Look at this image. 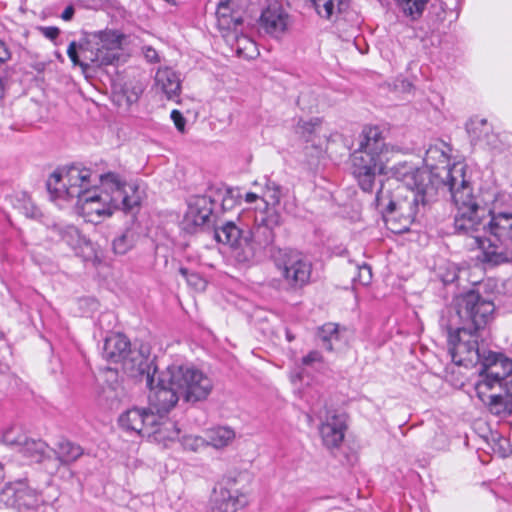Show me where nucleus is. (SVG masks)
<instances>
[{"mask_svg":"<svg viewBox=\"0 0 512 512\" xmlns=\"http://www.w3.org/2000/svg\"><path fill=\"white\" fill-rule=\"evenodd\" d=\"M490 220L485 224L489 233L494 236L499 242L510 241L512 236V213L508 212H493L488 211Z\"/></svg>","mask_w":512,"mask_h":512,"instance_id":"obj_28","label":"nucleus"},{"mask_svg":"<svg viewBox=\"0 0 512 512\" xmlns=\"http://www.w3.org/2000/svg\"><path fill=\"white\" fill-rule=\"evenodd\" d=\"M495 305L478 291L469 290L456 296L453 305L442 311L441 329L483 330L492 320Z\"/></svg>","mask_w":512,"mask_h":512,"instance_id":"obj_5","label":"nucleus"},{"mask_svg":"<svg viewBox=\"0 0 512 512\" xmlns=\"http://www.w3.org/2000/svg\"><path fill=\"white\" fill-rule=\"evenodd\" d=\"M17 430L10 428L3 433V441L8 445L18 446L19 452L23 457L31 462L39 463L46 455L48 446L42 440L29 439L23 434L15 436Z\"/></svg>","mask_w":512,"mask_h":512,"instance_id":"obj_21","label":"nucleus"},{"mask_svg":"<svg viewBox=\"0 0 512 512\" xmlns=\"http://www.w3.org/2000/svg\"><path fill=\"white\" fill-rule=\"evenodd\" d=\"M91 176L89 169L76 165L58 169L48 178L47 190L55 198L79 199L92 185Z\"/></svg>","mask_w":512,"mask_h":512,"instance_id":"obj_10","label":"nucleus"},{"mask_svg":"<svg viewBox=\"0 0 512 512\" xmlns=\"http://www.w3.org/2000/svg\"><path fill=\"white\" fill-rule=\"evenodd\" d=\"M466 131L472 144L490 150L498 149V137L492 132L486 119L471 118L466 123Z\"/></svg>","mask_w":512,"mask_h":512,"instance_id":"obj_22","label":"nucleus"},{"mask_svg":"<svg viewBox=\"0 0 512 512\" xmlns=\"http://www.w3.org/2000/svg\"><path fill=\"white\" fill-rule=\"evenodd\" d=\"M436 194L423 193L419 190H406L397 186L394 193L381 183L376 193L377 208L384 212V218L389 230L395 234H402L410 230V226L423 213L427 203Z\"/></svg>","mask_w":512,"mask_h":512,"instance_id":"obj_2","label":"nucleus"},{"mask_svg":"<svg viewBox=\"0 0 512 512\" xmlns=\"http://www.w3.org/2000/svg\"><path fill=\"white\" fill-rule=\"evenodd\" d=\"M227 41H235L236 50L239 54L243 53V50L248 49V46L253 47L254 43L245 35L238 34V30L226 37Z\"/></svg>","mask_w":512,"mask_h":512,"instance_id":"obj_45","label":"nucleus"},{"mask_svg":"<svg viewBox=\"0 0 512 512\" xmlns=\"http://www.w3.org/2000/svg\"><path fill=\"white\" fill-rule=\"evenodd\" d=\"M145 57L150 61V62H157L158 61V54H157V51L151 47L147 48L146 49V52H145Z\"/></svg>","mask_w":512,"mask_h":512,"instance_id":"obj_54","label":"nucleus"},{"mask_svg":"<svg viewBox=\"0 0 512 512\" xmlns=\"http://www.w3.org/2000/svg\"><path fill=\"white\" fill-rule=\"evenodd\" d=\"M22 210L24 215L29 218L36 219L41 216V211L30 200L24 202Z\"/></svg>","mask_w":512,"mask_h":512,"instance_id":"obj_47","label":"nucleus"},{"mask_svg":"<svg viewBox=\"0 0 512 512\" xmlns=\"http://www.w3.org/2000/svg\"><path fill=\"white\" fill-rule=\"evenodd\" d=\"M132 350L129 339L117 333L105 339L103 357L112 363H122Z\"/></svg>","mask_w":512,"mask_h":512,"instance_id":"obj_26","label":"nucleus"},{"mask_svg":"<svg viewBox=\"0 0 512 512\" xmlns=\"http://www.w3.org/2000/svg\"><path fill=\"white\" fill-rule=\"evenodd\" d=\"M247 504V498L238 490L220 489L212 499L211 512H237Z\"/></svg>","mask_w":512,"mask_h":512,"instance_id":"obj_24","label":"nucleus"},{"mask_svg":"<svg viewBox=\"0 0 512 512\" xmlns=\"http://www.w3.org/2000/svg\"><path fill=\"white\" fill-rule=\"evenodd\" d=\"M217 26L219 30L225 32L223 37H229L230 34L242 26L243 18L239 11H234L230 7L229 1H220L216 10Z\"/></svg>","mask_w":512,"mask_h":512,"instance_id":"obj_27","label":"nucleus"},{"mask_svg":"<svg viewBox=\"0 0 512 512\" xmlns=\"http://www.w3.org/2000/svg\"><path fill=\"white\" fill-rule=\"evenodd\" d=\"M274 263L289 289L298 290L310 282L312 264L302 254L279 250Z\"/></svg>","mask_w":512,"mask_h":512,"instance_id":"obj_12","label":"nucleus"},{"mask_svg":"<svg viewBox=\"0 0 512 512\" xmlns=\"http://www.w3.org/2000/svg\"><path fill=\"white\" fill-rule=\"evenodd\" d=\"M449 151L450 148L445 143L430 146L426 150L424 161L432 171V179L435 181V187L439 183L438 178L446 177V171L451 167L449 166Z\"/></svg>","mask_w":512,"mask_h":512,"instance_id":"obj_23","label":"nucleus"},{"mask_svg":"<svg viewBox=\"0 0 512 512\" xmlns=\"http://www.w3.org/2000/svg\"><path fill=\"white\" fill-rule=\"evenodd\" d=\"M245 236V232L238 228L233 222L228 221L221 227L215 229V238L218 242L227 244L234 248Z\"/></svg>","mask_w":512,"mask_h":512,"instance_id":"obj_33","label":"nucleus"},{"mask_svg":"<svg viewBox=\"0 0 512 512\" xmlns=\"http://www.w3.org/2000/svg\"><path fill=\"white\" fill-rule=\"evenodd\" d=\"M235 437L234 431L225 426L211 429L207 433V444L215 448L227 446Z\"/></svg>","mask_w":512,"mask_h":512,"instance_id":"obj_38","label":"nucleus"},{"mask_svg":"<svg viewBox=\"0 0 512 512\" xmlns=\"http://www.w3.org/2000/svg\"><path fill=\"white\" fill-rule=\"evenodd\" d=\"M48 231L52 240L63 241L74 250L89 244V241L74 225L56 223L49 226Z\"/></svg>","mask_w":512,"mask_h":512,"instance_id":"obj_25","label":"nucleus"},{"mask_svg":"<svg viewBox=\"0 0 512 512\" xmlns=\"http://www.w3.org/2000/svg\"><path fill=\"white\" fill-rule=\"evenodd\" d=\"M156 85L161 88L169 100L179 96L181 81L179 75L169 67L158 69L155 76Z\"/></svg>","mask_w":512,"mask_h":512,"instance_id":"obj_31","label":"nucleus"},{"mask_svg":"<svg viewBox=\"0 0 512 512\" xmlns=\"http://www.w3.org/2000/svg\"><path fill=\"white\" fill-rule=\"evenodd\" d=\"M102 186V201L108 203L112 213L122 210L125 213H134L141 203L138 187L128 184L121 176L114 172H108L99 176Z\"/></svg>","mask_w":512,"mask_h":512,"instance_id":"obj_9","label":"nucleus"},{"mask_svg":"<svg viewBox=\"0 0 512 512\" xmlns=\"http://www.w3.org/2000/svg\"><path fill=\"white\" fill-rule=\"evenodd\" d=\"M54 453L60 465H69L83 455V449L81 446L64 439L56 444Z\"/></svg>","mask_w":512,"mask_h":512,"instance_id":"obj_32","label":"nucleus"},{"mask_svg":"<svg viewBox=\"0 0 512 512\" xmlns=\"http://www.w3.org/2000/svg\"><path fill=\"white\" fill-rule=\"evenodd\" d=\"M125 35L115 30L84 32L79 42L72 41L67 54L75 66L90 68L113 65L120 58Z\"/></svg>","mask_w":512,"mask_h":512,"instance_id":"obj_4","label":"nucleus"},{"mask_svg":"<svg viewBox=\"0 0 512 512\" xmlns=\"http://www.w3.org/2000/svg\"><path fill=\"white\" fill-rule=\"evenodd\" d=\"M317 14L327 20L341 13L346 8V0H311Z\"/></svg>","mask_w":512,"mask_h":512,"instance_id":"obj_36","label":"nucleus"},{"mask_svg":"<svg viewBox=\"0 0 512 512\" xmlns=\"http://www.w3.org/2000/svg\"><path fill=\"white\" fill-rule=\"evenodd\" d=\"M287 339H288V341L291 342L294 339V337L288 333L287 334Z\"/></svg>","mask_w":512,"mask_h":512,"instance_id":"obj_59","label":"nucleus"},{"mask_svg":"<svg viewBox=\"0 0 512 512\" xmlns=\"http://www.w3.org/2000/svg\"><path fill=\"white\" fill-rule=\"evenodd\" d=\"M213 195L216 197V204L221 202L223 211L233 208L236 204V199L231 189H213Z\"/></svg>","mask_w":512,"mask_h":512,"instance_id":"obj_43","label":"nucleus"},{"mask_svg":"<svg viewBox=\"0 0 512 512\" xmlns=\"http://www.w3.org/2000/svg\"><path fill=\"white\" fill-rule=\"evenodd\" d=\"M257 198H258V195L255 193H252V192L247 193L245 196V200L248 203L254 202Z\"/></svg>","mask_w":512,"mask_h":512,"instance_id":"obj_56","label":"nucleus"},{"mask_svg":"<svg viewBox=\"0 0 512 512\" xmlns=\"http://www.w3.org/2000/svg\"><path fill=\"white\" fill-rule=\"evenodd\" d=\"M281 224L282 217L274 210L256 214L253 229L246 231L239 244L233 248L235 259L240 263L261 260L267 250L272 251L275 239L274 230Z\"/></svg>","mask_w":512,"mask_h":512,"instance_id":"obj_6","label":"nucleus"},{"mask_svg":"<svg viewBox=\"0 0 512 512\" xmlns=\"http://www.w3.org/2000/svg\"><path fill=\"white\" fill-rule=\"evenodd\" d=\"M3 96H4V89L2 86V80L0 79V100L3 98Z\"/></svg>","mask_w":512,"mask_h":512,"instance_id":"obj_58","label":"nucleus"},{"mask_svg":"<svg viewBox=\"0 0 512 512\" xmlns=\"http://www.w3.org/2000/svg\"><path fill=\"white\" fill-rule=\"evenodd\" d=\"M153 408L149 409L143 408V433L141 435H148L161 432V428L159 420L163 413H157V411H153Z\"/></svg>","mask_w":512,"mask_h":512,"instance_id":"obj_40","label":"nucleus"},{"mask_svg":"<svg viewBox=\"0 0 512 512\" xmlns=\"http://www.w3.org/2000/svg\"><path fill=\"white\" fill-rule=\"evenodd\" d=\"M288 190L275 181L267 178L265 179V186L263 191V201L266 204V208L263 212L267 210H274L279 215L280 213L275 209V206L280 203L281 198L286 194Z\"/></svg>","mask_w":512,"mask_h":512,"instance_id":"obj_34","label":"nucleus"},{"mask_svg":"<svg viewBox=\"0 0 512 512\" xmlns=\"http://www.w3.org/2000/svg\"><path fill=\"white\" fill-rule=\"evenodd\" d=\"M137 240V232L128 228L112 241V250L117 255H125L135 246Z\"/></svg>","mask_w":512,"mask_h":512,"instance_id":"obj_37","label":"nucleus"},{"mask_svg":"<svg viewBox=\"0 0 512 512\" xmlns=\"http://www.w3.org/2000/svg\"><path fill=\"white\" fill-rule=\"evenodd\" d=\"M207 444V439L198 436H189L184 439V446L192 451H197Z\"/></svg>","mask_w":512,"mask_h":512,"instance_id":"obj_46","label":"nucleus"},{"mask_svg":"<svg viewBox=\"0 0 512 512\" xmlns=\"http://www.w3.org/2000/svg\"><path fill=\"white\" fill-rule=\"evenodd\" d=\"M169 383L180 391L184 402L195 405L206 401L213 391V380L202 370L188 365L168 367Z\"/></svg>","mask_w":512,"mask_h":512,"instance_id":"obj_7","label":"nucleus"},{"mask_svg":"<svg viewBox=\"0 0 512 512\" xmlns=\"http://www.w3.org/2000/svg\"><path fill=\"white\" fill-rule=\"evenodd\" d=\"M179 273L186 279L187 283L196 290H204L206 281L196 272L190 271L186 267H180Z\"/></svg>","mask_w":512,"mask_h":512,"instance_id":"obj_44","label":"nucleus"},{"mask_svg":"<svg viewBox=\"0 0 512 512\" xmlns=\"http://www.w3.org/2000/svg\"><path fill=\"white\" fill-rule=\"evenodd\" d=\"M0 499L7 506L23 512L36 510L43 503L41 495L23 480L6 484Z\"/></svg>","mask_w":512,"mask_h":512,"instance_id":"obj_15","label":"nucleus"},{"mask_svg":"<svg viewBox=\"0 0 512 512\" xmlns=\"http://www.w3.org/2000/svg\"><path fill=\"white\" fill-rule=\"evenodd\" d=\"M150 390L148 399L149 405L157 413H168L178 403L179 399L182 398L178 388L169 383V373L165 378H160L157 385L153 384L148 387Z\"/></svg>","mask_w":512,"mask_h":512,"instance_id":"obj_19","label":"nucleus"},{"mask_svg":"<svg viewBox=\"0 0 512 512\" xmlns=\"http://www.w3.org/2000/svg\"><path fill=\"white\" fill-rule=\"evenodd\" d=\"M405 15L418 19L428 3V0H396Z\"/></svg>","mask_w":512,"mask_h":512,"instance_id":"obj_41","label":"nucleus"},{"mask_svg":"<svg viewBox=\"0 0 512 512\" xmlns=\"http://www.w3.org/2000/svg\"><path fill=\"white\" fill-rule=\"evenodd\" d=\"M503 394H490L488 399L482 402L489 411L501 418L512 416V378L505 382Z\"/></svg>","mask_w":512,"mask_h":512,"instance_id":"obj_29","label":"nucleus"},{"mask_svg":"<svg viewBox=\"0 0 512 512\" xmlns=\"http://www.w3.org/2000/svg\"><path fill=\"white\" fill-rule=\"evenodd\" d=\"M143 408H132L122 413L119 417V425L126 431L143 433Z\"/></svg>","mask_w":512,"mask_h":512,"instance_id":"obj_35","label":"nucleus"},{"mask_svg":"<svg viewBox=\"0 0 512 512\" xmlns=\"http://www.w3.org/2000/svg\"><path fill=\"white\" fill-rule=\"evenodd\" d=\"M391 176L398 182L400 187L406 190H419L423 193L436 192L435 181L432 179V171L416 168L408 163H399L390 169Z\"/></svg>","mask_w":512,"mask_h":512,"instance_id":"obj_14","label":"nucleus"},{"mask_svg":"<svg viewBox=\"0 0 512 512\" xmlns=\"http://www.w3.org/2000/svg\"><path fill=\"white\" fill-rule=\"evenodd\" d=\"M319 434L323 445L329 449L339 447L344 440L346 421L345 415L335 410H326L320 414Z\"/></svg>","mask_w":512,"mask_h":512,"instance_id":"obj_17","label":"nucleus"},{"mask_svg":"<svg viewBox=\"0 0 512 512\" xmlns=\"http://www.w3.org/2000/svg\"><path fill=\"white\" fill-rule=\"evenodd\" d=\"M429 13L434 14L438 20L444 19L445 7L442 1H435L431 4Z\"/></svg>","mask_w":512,"mask_h":512,"instance_id":"obj_48","label":"nucleus"},{"mask_svg":"<svg viewBox=\"0 0 512 512\" xmlns=\"http://www.w3.org/2000/svg\"><path fill=\"white\" fill-rule=\"evenodd\" d=\"M75 10L73 6H67L61 14V18L64 21H70L74 16Z\"/></svg>","mask_w":512,"mask_h":512,"instance_id":"obj_53","label":"nucleus"},{"mask_svg":"<svg viewBox=\"0 0 512 512\" xmlns=\"http://www.w3.org/2000/svg\"><path fill=\"white\" fill-rule=\"evenodd\" d=\"M216 205L213 188H209L204 195H195L188 201V209L182 220L183 229L188 233H195L211 223V217Z\"/></svg>","mask_w":512,"mask_h":512,"instance_id":"obj_13","label":"nucleus"},{"mask_svg":"<svg viewBox=\"0 0 512 512\" xmlns=\"http://www.w3.org/2000/svg\"><path fill=\"white\" fill-rule=\"evenodd\" d=\"M103 190H88L82 197L78 199L82 210L87 215H97L98 217H109L113 213L108 203L102 201Z\"/></svg>","mask_w":512,"mask_h":512,"instance_id":"obj_30","label":"nucleus"},{"mask_svg":"<svg viewBox=\"0 0 512 512\" xmlns=\"http://www.w3.org/2000/svg\"><path fill=\"white\" fill-rule=\"evenodd\" d=\"M384 129L365 126L360 134L359 148L352 154V173L363 192L372 193L377 175L388 174L385 155L390 146Z\"/></svg>","mask_w":512,"mask_h":512,"instance_id":"obj_3","label":"nucleus"},{"mask_svg":"<svg viewBox=\"0 0 512 512\" xmlns=\"http://www.w3.org/2000/svg\"><path fill=\"white\" fill-rule=\"evenodd\" d=\"M317 337L327 351L333 350V341L339 340L338 325L328 323L318 329Z\"/></svg>","mask_w":512,"mask_h":512,"instance_id":"obj_39","label":"nucleus"},{"mask_svg":"<svg viewBox=\"0 0 512 512\" xmlns=\"http://www.w3.org/2000/svg\"><path fill=\"white\" fill-rule=\"evenodd\" d=\"M171 119L173 120L178 131L184 132L186 119L183 117L181 112H179L178 110H173L171 112Z\"/></svg>","mask_w":512,"mask_h":512,"instance_id":"obj_50","label":"nucleus"},{"mask_svg":"<svg viewBox=\"0 0 512 512\" xmlns=\"http://www.w3.org/2000/svg\"><path fill=\"white\" fill-rule=\"evenodd\" d=\"M11 58V52L8 45L0 40V64L7 62Z\"/></svg>","mask_w":512,"mask_h":512,"instance_id":"obj_52","label":"nucleus"},{"mask_svg":"<svg viewBox=\"0 0 512 512\" xmlns=\"http://www.w3.org/2000/svg\"><path fill=\"white\" fill-rule=\"evenodd\" d=\"M321 121L319 118H313L309 121H300L297 125V133L300 134L307 142L311 141V136L317 132Z\"/></svg>","mask_w":512,"mask_h":512,"instance_id":"obj_42","label":"nucleus"},{"mask_svg":"<svg viewBox=\"0 0 512 512\" xmlns=\"http://www.w3.org/2000/svg\"><path fill=\"white\" fill-rule=\"evenodd\" d=\"M466 235L472 237L475 246L482 251L481 261L484 265L496 267L512 262V251L504 245L505 242H499L497 239L492 241L481 237L479 233Z\"/></svg>","mask_w":512,"mask_h":512,"instance_id":"obj_18","label":"nucleus"},{"mask_svg":"<svg viewBox=\"0 0 512 512\" xmlns=\"http://www.w3.org/2000/svg\"><path fill=\"white\" fill-rule=\"evenodd\" d=\"M481 369L479 379L475 383L477 397L484 402L489 398L487 392L495 386L505 388V382L512 378V360L501 353L486 350L479 361Z\"/></svg>","mask_w":512,"mask_h":512,"instance_id":"obj_8","label":"nucleus"},{"mask_svg":"<svg viewBox=\"0 0 512 512\" xmlns=\"http://www.w3.org/2000/svg\"><path fill=\"white\" fill-rule=\"evenodd\" d=\"M124 372L139 381H145L147 387L154 383L157 367L150 358L149 350L144 346L133 349L122 362Z\"/></svg>","mask_w":512,"mask_h":512,"instance_id":"obj_16","label":"nucleus"},{"mask_svg":"<svg viewBox=\"0 0 512 512\" xmlns=\"http://www.w3.org/2000/svg\"><path fill=\"white\" fill-rule=\"evenodd\" d=\"M323 357L319 351H311L306 356L302 358V364L309 366L316 362H322Z\"/></svg>","mask_w":512,"mask_h":512,"instance_id":"obj_49","label":"nucleus"},{"mask_svg":"<svg viewBox=\"0 0 512 512\" xmlns=\"http://www.w3.org/2000/svg\"><path fill=\"white\" fill-rule=\"evenodd\" d=\"M360 270H361V272H363V271L367 272V274H368V281H369L370 278H371V268L369 266L365 265V266L361 267Z\"/></svg>","mask_w":512,"mask_h":512,"instance_id":"obj_57","label":"nucleus"},{"mask_svg":"<svg viewBox=\"0 0 512 512\" xmlns=\"http://www.w3.org/2000/svg\"><path fill=\"white\" fill-rule=\"evenodd\" d=\"M442 183L447 186L457 212L454 217V232L456 234H475L484 230L486 209L474 195L470 182L465 178V167L453 164L446 171Z\"/></svg>","mask_w":512,"mask_h":512,"instance_id":"obj_1","label":"nucleus"},{"mask_svg":"<svg viewBox=\"0 0 512 512\" xmlns=\"http://www.w3.org/2000/svg\"><path fill=\"white\" fill-rule=\"evenodd\" d=\"M457 278H458V276L456 274L446 275L442 278V281L444 282V284H449V283H453Z\"/></svg>","mask_w":512,"mask_h":512,"instance_id":"obj_55","label":"nucleus"},{"mask_svg":"<svg viewBox=\"0 0 512 512\" xmlns=\"http://www.w3.org/2000/svg\"><path fill=\"white\" fill-rule=\"evenodd\" d=\"M442 330L447 334L448 350L455 364L469 366L479 363L486 350L479 345L477 331Z\"/></svg>","mask_w":512,"mask_h":512,"instance_id":"obj_11","label":"nucleus"},{"mask_svg":"<svg viewBox=\"0 0 512 512\" xmlns=\"http://www.w3.org/2000/svg\"><path fill=\"white\" fill-rule=\"evenodd\" d=\"M258 25L266 34L280 38L288 29L289 14L279 3H272L262 11Z\"/></svg>","mask_w":512,"mask_h":512,"instance_id":"obj_20","label":"nucleus"},{"mask_svg":"<svg viewBox=\"0 0 512 512\" xmlns=\"http://www.w3.org/2000/svg\"><path fill=\"white\" fill-rule=\"evenodd\" d=\"M39 30L41 31L42 35H44L47 39L55 40L60 34V30L57 27L54 26H48V27H40Z\"/></svg>","mask_w":512,"mask_h":512,"instance_id":"obj_51","label":"nucleus"}]
</instances>
